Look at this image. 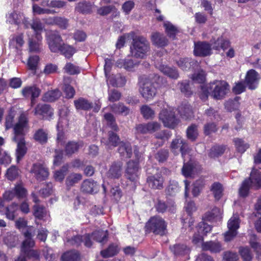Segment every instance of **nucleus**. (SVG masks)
I'll use <instances>...</instances> for the list:
<instances>
[{"label":"nucleus","mask_w":261,"mask_h":261,"mask_svg":"<svg viewBox=\"0 0 261 261\" xmlns=\"http://www.w3.org/2000/svg\"><path fill=\"white\" fill-rule=\"evenodd\" d=\"M28 119L26 115L21 114L19 116L18 122L14 126V136L12 140L17 144L16 154L18 162L27 153V148L23 136L24 135V129L28 127Z\"/></svg>","instance_id":"nucleus-1"},{"label":"nucleus","mask_w":261,"mask_h":261,"mask_svg":"<svg viewBox=\"0 0 261 261\" xmlns=\"http://www.w3.org/2000/svg\"><path fill=\"white\" fill-rule=\"evenodd\" d=\"M150 51V44L146 38L142 36L133 37L130 45V55L132 57L144 59Z\"/></svg>","instance_id":"nucleus-2"},{"label":"nucleus","mask_w":261,"mask_h":261,"mask_svg":"<svg viewBox=\"0 0 261 261\" xmlns=\"http://www.w3.org/2000/svg\"><path fill=\"white\" fill-rule=\"evenodd\" d=\"M166 230L167 223L163 218L158 216L151 217L145 225L146 232H152L155 234L163 236Z\"/></svg>","instance_id":"nucleus-3"},{"label":"nucleus","mask_w":261,"mask_h":261,"mask_svg":"<svg viewBox=\"0 0 261 261\" xmlns=\"http://www.w3.org/2000/svg\"><path fill=\"white\" fill-rule=\"evenodd\" d=\"M228 84L224 81H216L209 84L211 96L215 99L223 98L228 92Z\"/></svg>","instance_id":"nucleus-4"},{"label":"nucleus","mask_w":261,"mask_h":261,"mask_svg":"<svg viewBox=\"0 0 261 261\" xmlns=\"http://www.w3.org/2000/svg\"><path fill=\"white\" fill-rule=\"evenodd\" d=\"M159 119L162 121L164 126L172 129L174 128L179 122L174 112L167 109L161 111L159 114Z\"/></svg>","instance_id":"nucleus-5"},{"label":"nucleus","mask_w":261,"mask_h":261,"mask_svg":"<svg viewBox=\"0 0 261 261\" xmlns=\"http://www.w3.org/2000/svg\"><path fill=\"white\" fill-rule=\"evenodd\" d=\"M27 194V190L24 188L21 183H18L15 185L12 190L6 191L3 194V198L4 200L10 201L15 197L18 199L24 198Z\"/></svg>","instance_id":"nucleus-6"},{"label":"nucleus","mask_w":261,"mask_h":261,"mask_svg":"<svg viewBox=\"0 0 261 261\" xmlns=\"http://www.w3.org/2000/svg\"><path fill=\"white\" fill-rule=\"evenodd\" d=\"M139 91L142 96L147 101L152 99L157 93V89L153 83L148 80L142 82Z\"/></svg>","instance_id":"nucleus-7"},{"label":"nucleus","mask_w":261,"mask_h":261,"mask_svg":"<svg viewBox=\"0 0 261 261\" xmlns=\"http://www.w3.org/2000/svg\"><path fill=\"white\" fill-rule=\"evenodd\" d=\"M240 220L238 216H233L228 221V230L224 234L225 241L232 240L237 234V229L239 228Z\"/></svg>","instance_id":"nucleus-8"},{"label":"nucleus","mask_w":261,"mask_h":261,"mask_svg":"<svg viewBox=\"0 0 261 261\" xmlns=\"http://www.w3.org/2000/svg\"><path fill=\"white\" fill-rule=\"evenodd\" d=\"M47 42L50 50L53 53L58 52L64 43L61 35L58 32H53L48 36Z\"/></svg>","instance_id":"nucleus-9"},{"label":"nucleus","mask_w":261,"mask_h":261,"mask_svg":"<svg viewBox=\"0 0 261 261\" xmlns=\"http://www.w3.org/2000/svg\"><path fill=\"white\" fill-rule=\"evenodd\" d=\"M34 115L43 119H50L53 115V110L47 104L39 103L35 107Z\"/></svg>","instance_id":"nucleus-10"},{"label":"nucleus","mask_w":261,"mask_h":261,"mask_svg":"<svg viewBox=\"0 0 261 261\" xmlns=\"http://www.w3.org/2000/svg\"><path fill=\"white\" fill-rule=\"evenodd\" d=\"M31 172L34 174L35 177L39 181L45 180L49 175L47 168L40 163L34 164Z\"/></svg>","instance_id":"nucleus-11"},{"label":"nucleus","mask_w":261,"mask_h":261,"mask_svg":"<svg viewBox=\"0 0 261 261\" xmlns=\"http://www.w3.org/2000/svg\"><path fill=\"white\" fill-rule=\"evenodd\" d=\"M138 133L141 134L153 133L161 128V124L155 121L150 122L146 124H140L136 126Z\"/></svg>","instance_id":"nucleus-12"},{"label":"nucleus","mask_w":261,"mask_h":261,"mask_svg":"<svg viewBox=\"0 0 261 261\" xmlns=\"http://www.w3.org/2000/svg\"><path fill=\"white\" fill-rule=\"evenodd\" d=\"M211 45L206 42L195 43L194 53L196 56L205 57L211 54Z\"/></svg>","instance_id":"nucleus-13"},{"label":"nucleus","mask_w":261,"mask_h":261,"mask_svg":"<svg viewBox=\"0 0 261 261\" xmlns=\"http://www.w3.org/2000/svg\"><path fill=\"white\" fill-rule=\"evenodd\" d=\"M200 170L199 166L195 162L190 161L184 163L181 169L182 174L186 177H192L198 173Z\"/></svg>","instance_id":"nucleus-14"},{"label":"nucleus","mask_w":261,"mask_h":261,"mask_svg":"<svg viewBox=\"0 0 261 261\" xmlns=\"http://www.w3.org/2000/svg\"><path fill=\"white\" fill-rule=\"evenodd\" d=\"M259 79L258 73L255 70L251 69L246 74L245 84L250 89H255L258 84Z\"/></svg>","instance_id":"nucleus-15"},{"label":"nucleus","mask_w":261,"mask_h":261,"mask_svg":"<svg viewBox=\"0 0 261 261\" xmlns=\"http://www.w3.org/2000/svg\"><path fill=\"white\" fill-rule=\"evenodd\" d=\"M139 170L138 163L134 161H130L127 163L126 174L128 179L130 181L136 180L138 177Z\"/></svg>","instance_id":"nucleus-16"},{"label":"nucleus","mask_w":261,"mask_h":261,"mask_svg":"<svg viewBox=\"0 0 261 261\" xmlns=\"http://www.w3.org/2000/svg\"><path fill=\"white\" fill-rule=\"evenodd\" d=\"M148 186L154 189H161L163 187L164 179L160 173L149 176L147 178Z\"/></svg>","instance_id":"nucleus-17"},{"label":"nucleus","mask_w":261,"mask_h":261,"mask_svg":"<svg viewBox=\"0 0 261 261\" xmlns=\"http://www.w3.org/2000/svg\"><path fill=\"white\" fill-rule=\"evenodd\" d=\"M123 163L121 161L112 163L107 172V176L111 178H119L122 175Z\"/></svg>","instance_id":"nucleus-18"},{"label":"nucleus","mask_w":261,"mask_h":261,"mask_svg":"<svg viewBox=\"0 0 261 261\" xmlns=\"http://www.w3.org/2000/svg\"><path fill=\"white\" fill-rule=\"evenodd\" d=\"M203 250L210 251L212 253H219L223 250L221 244L217 241L203 242L201 245Z\"/></svg>","instance_id":"nucleus-19"},{"label":"nucleus","mask_w":261,"mask_h":261,"mask_svg":"<svg viewBox=\"0 0 261 261\" xmlns=\"http://www.w3.org/2000/svg\"><path fill=\"white\" fill-rule=\"evenodd\" d=\"M24 240L22 242L21 246V251L26 254L29 250L34 246L35 241L33 239L32 233L28 230L24 232Z\"/></svg>","instance_id":"nucleus-20"},{"label":"nucleus","mask_w":261,"mask_h":261,"mask_svg":"<svg viewBox=\"0 0 261 261\" xmlns=\"http://www.w3.org/2000/svg\"><path fill=\"white\" fill-rule=\"evenodd\" d=\"M100 186L96 182L90 179L84 180L81 185V190L85 193L93 194L96 193Z\"/></svg>","instance_id":"nucleus-21"},{"label":"nucleus","mask_w":261,"mask_h":261,"mask_svg":"<svg viewBox=\"0 0 261 261\" xmlns=\"http://www.w3.org/2000/svg\"><path fill=\"white\" fill-rule=\"evenodd\" d=\"M247 179L249 180L252 188L255 189L261 188V173L254 168L252 169L249 178Z\"/></svg>","instance_id":"nucleus-22"},{"label":"nucleus","mask_w":261,"mask_h":261,"mask_svg":"<svg viewBox=\"0 0 261 261\" xmlns=\"http://www.w3.org/2000/svg\"><path fill=\"white\" fill-rule=\"evenodd\" d=\"M139 62L132 59H118L116 64L119 68H124L125 69L130 71L139 65Z\"/></svg>","instance_id":"nucleus-23"},{"label":"nucleus","mask_w":261,"mask_h":261,"mask_svg":"<svg viewBox=\"0 0 261 261\" xmlns=\"http://www.w3.org/2000/svg\"><path fill=\"white\" fill-rule=\"evenodd\" d=\"M83 143L81 141H69L64 147L65 154L68 156H71L73 154L77 152L80 148L82 147Z\"/></svg>","instance_id":"nucleus-24"},{"label":"nucleus","mask_w":261,"mask_h":261,"mask_svg":"<svg viewBox=\"0 0 261 261\" xmlns=\"http://www.w3.org/2000/svg\"><path fill=\"white\" fill-rule=\"evenodd\" d=\"M108 139L103 138L101 142L107 146L108 148L111 149V147H116L120 142V138L119 136L112 131L108 132Z\"/></svg>","instance_id":"nucleus-25"},{"label":"nucleus","mask_w":261,"mask_h":261,"mask_svg":"<svg viewBox=\"0 0 261 261\" xmlns=\"http://www.w3.org/2000/svg\"><path fill=\"white\" fill-rule=\"evenodd\" d=\"M158 68L164 74L170 79L176 80L179 77L178 71L175 67L165 65H160Z\"/></svg>","instance_id":"nucleus-26"},{"label":"nucleus","mask_w":261,"mask_h":261,"mask_svg":"<svg viewBox=\"0 0 261 261\" xmlns=\"http://www.w3.org/2000/svg\"><path fill=\"white\" fill-rule=\"evenodd\" d=\"M177 65L184 70H189L192 67L197 66V61L189 58H180L176 61Z\"/></svg>","instance_id":"nucleus-27"},{"label":"nucleus","mask_w":261,"mask_h":261,"mask_svg":"<svg viewBox=\"0 0 261 261\" xmlns=\"http://www.w3.org/2000/svg\"><path fill=\"white\" fill-rule=\"evenodd\" d=\"M151 39L153 44L158 47L165 46L168 43V40L166 36L157 32L152 33Z\"/></svg>","instance_id":"nucleus-28"},{"label":"nucleus","mask_w":261,"mask_h":261,"mask_svg":"<svg viewBox=\"0 0 261 261\" xmlns=\"http://www.w3.org/2000/svg\"><path fill=\"white\" fill-rule=\"evenodd\" d=\"M22 95L25 97L31 96V103H34V99L38 97L40 94V90L36 86L27 87L22 90Z\"/></svg>","instance_id":"nucleus-29"},{"label":"nucleus","mask_w":261,"mask_h":261,"mask_svg":"<svg viewBox=\"0 0 261 261\" xmlns=\"http://www.w3.org/2000/svg\"><path fill=\"white\" fill-rule=\"evenodd\" d=\"M118 150L122 159L130 158L132 155V146L128 142H120Z\"/></svg>","instance_id":"nucleus-30"},{"label":"nucleus","mask_w":261,"mask_h":261,"mask_svg":"<svg viewBox=\"0 0 261 261\" xmlns=\"http://www.w3.org/2000/svg\"><path fill=\"white\" fill-rule=\"evenodd\" d=\"M71 82V78L69 76H65L63 80L64 89L63 91L65 94L66 97L72 98L75 95V91L73 87L70 85Z\"/></svg>","instance_id":"nucleus-31"},{"label":"nucleus","mask_w":261,"mask_h":261,"mask_svg":"<svg viewBox=\"0 0 261 261\" xmlns=\"http://www.w3.org/2000/svg\"><path fill=\"white\" fill-rule=\"evenodd\" d=\"M33 139L41 144H46L48 140V132L46 129L39 128L35 131Z\"/></svg>","instance_id":"nucleus-32"},{"label":"nucleus","mask_w":261,"mask_h":261,"mask_svg":"<svg viewBox=\"0 0 261 261\" xmlns=\"http://www.w3.org/2000/svg\"><path fill=\"white\" fill-rule=\"evenodd\" d=\"M24 19V16L22 13L20 12L17 13L13 11L9 13L7 15V21L10 24L18 25Z\"/></svg>","instance_id":"nucleus-33"},{"label":"nucleus","mask_w":261,"mask_h":261,"mask_svg":"<svg viewBox=\"0 0 261 261\" xmlns=\"http://www.w3.org/2000/svg\"><path fill=\"white\" fill-rule=\"evenodd\" d=\"M42 37L37 34L35 38H30L29 41V49L32 52H39L41 51V41Z\"/></svg>","instance_id":"nucleus-34"},{"label":"nucleus","mask_w":261,"mask_h":261,"mask_svg":"<svg viewBox=\"0 0 261 261\" xmlns=\"http://www.w3.org/2000/svg\"><path fill=\"white\" fill-rule=\"evenodd\" d=\"M62 95L61 91L58 89L49 90L43 96V101L53 102L58 99Z\"/></svg>","instance_id":"nucleus-35"},{"label":"nucleus","mask_w":261,"mask_h":261,"mask_svg":"<svg viewBox=\"0 0 261 261\" xmlns=\"http://www.w3.org/2000/svg\"><path fill=\"white\" fill-rule=\"evenodd\" d=\"M74 104L76 110L88 111L90 110L93 107L91 102L83 97H80L75 100Z\"/></svg>","instance_id":"nucleus-36"},{"label":"nucleus","mask_w":261,"mask_h":261,"mask_svg":"<svg viewBox=\"0 0 261 261\" xmlns=\"http://www.w3.org/2000/svg\"><path fill=\"white\" fill-rule=\"evenodd\" d=\"M118 253V246L113 243L110 244L106 249L101 250L100 254L103 258H109L116 255Z\"/></svg>","instance_id":"nucleus-37"},{"label":"nucleus","mask_w":261,"mask_h":261,"mask_svg":"<svg viewBox=\"0 0 261 261\" xmlns=\"http://www.w3.org/2000/svg\"><path fill=\"white\" fill-rule=\"evenodd\" d=\"M164 27L165 28V32L167 36L169 38L174 39L177 33H178L177 27L169 21H165L164 23Z\"/></svg>","instance_id":"nucleus-38"},{"label":"nucleus","mask_w":261,"mask_h":261,"mask_svg":"<svg viewBox=\"0 0 261 261\" xmlns=\"http://www.w3.org/2000/svg\"><path fill=\"white\" fill-rule=\"evenodd\" d=\"M59 51H60L65 58L70 59L76 53V49L71 45L63 43Z\"/></svg>","instance_id":"nucleus-39"},{"label":"nucleus","mask_w":261,"mask_h":261,"mask_svg":"<svg viewBox=\"0 0 261 261\" xmlns=\"http://www.w3.org/2000/svg\"><path fill=\"white\" fill-rule=\"evenodd\" d=\"M18 237L14 234H7L4 239L5 245L9 248L15 247L18 243Z\"/></svg>","instance_id":"nucleus-40"},{"label":"nucleus","mask_w":261,"mask_h":261,"mask_svg":"<svg viewBox=\"0 0 261 261\" xmlns=\"http://www.w3.org/2000/svg\"><path fill=\"white\" fill-rule=\"evenodd\" d=\"M187 142L183 139L180 136H176V138L172 140L170 148L172 152L175 153L177 152L178 149L181 148V146L184 145Z\"/></svg>","instance_id":"nucleus-41"},{"label":"nucleus","mask_w":261,"mask_h":261,"mask_svg":"<svg viewBox=\"0 0 261 261\" xmlns=\"http://www.w3.org/2000/svg\"><path fill=\"white\" fill-rule=\"evenodd\" d=\"M18 209V205L16 203H13L8 206L5 208L4 211L6 217L10 220H13L15 218V213Z\"/></svg>","instance_id":"nucleus-42"},{"label":"nucleus","mask_w":261,"mask_h":261,"mask_svg":"<svg viewBox=\"0 0 261 261\" xmlns=\"http://www.w3.org/2000/svg\"><path fill=\"white\" fill-rule=\"evenodd\" d=\"M187 138L192 141H195L198 136V126L195 124H192L189 126L186 131Z\"/></svg>","instance_id":"nucleus-43"},{"label":"nucleus","mask_w":261,"mask_h":261,"mask_svg":"<svg viewBox=\"0 0 261 261\" xmlns=\"http://www.w3.org/2000/svg\"><path fill=\"white\" fill-rule=\"evenodd\" d=\"M211 190L216 200H219L223 195L222 185L219 182H214L211 186Z\"/></svg>","instance_id":"nucleus-44"},{"label":"nucleus","mask_w":261,"mask_h":261,"mask_svg":"<svg viewBox=\"0 0 261 261\" xmlns=\"http://www.w3.org/2000/svg\"><path fill=\"white\" fill-rule=\"evenodd\" d=\"M111 109L114 112L124 116L128 114L129 112L128 108L124 106L122 103L114 104L111 106Z\"/></svg>","instance_id":"nucleus-45"},{"label":"nucleus","mask_w":261,"mask_h":261,"mask_svg":"<svg viewBox=\"0 0 261 261\" xmlns=\"http://www.w3.org/2000/svg\"><path fill=\"white\" fill-rule=\"evenodd\" d=\"M171 251L176 255H181L187 253L189 249L184 244H176L170 247Z\"/></svg>","instance_id":"nucleus-46"},{"label":"nucleus","mask_w":261,"mask_h":261,"mask_svg":"<svg viewBox=\"0 0 261 261\" xmlns=\"http://www.w3.org/2000/svg\"><path fill=\"white\" fill-rule=\"evenodd\" d=\"M91 9L92 6L90 3L86 1L79 3L75 7V10L77 12L83 14L90 13Z\"/></svg>","instance_id":"nucleus-47"},{"label":"nucleus","mask_w":261,"mask_h":261,"mask_svg":"<svg viewBox=\"0 0 261 261\" xmlns=\"http://www.w3.org/2000/svg\"><path fill=\"white\" fill-rule=\"evenodd\" d=\"M256 237L255 234L251 235L250 239V244L256 252V257L259 259H261V245L256 241Z\"/></svg>","instance_id":"nucleus-48"},{"label":"nucleus","mask_w":261,"mask_h":261,"mask_svg":"<svg viewBox=\"0 0 261 261\" xmlns=\"http://www.w3.org/2000/svg\"><path fill=\"white\" fill-rule=\"evenodd\" d=\"M61 258L63 261H77L79 254L77 251L71 250L64 253Z\"/></svg>","instance_id":"nucleus-49"},{"label":"nucleus","mask_w":261,"mask_h":261,"mask_svg":"<svg viewBox=\"0 0 261 261\" xmlns=\"http://www.w3.org/2000/svg\"><path fill=\"white\" fill-rule=\"evenodd\" d=\"M225 150L224 146H214L210 149L209 156L211 158H217L222 155Z\"/></svg>","instance_id":"nucleus-50"},{"label":"nucleus","mask_w":261,"mask_h":261,"mask_svg":"<svg viewBox=\"0 0 261 261\" xmlns=\"http://www.w3.org/2000/svg\"><path fill=\"white\" fill-rule=\"evenodd\" d=\"M82 176L79 173H72L67 176L66 184L67 187H72L82 179Z\"/></svg>","instance_id":"nucleus-51"},{"label":"nucleus","mask_w":261,"mask_h":261,"mask_svg":"<svg viewBox=\"0 0 261 261\" xmlns=\"http://www.w3.org/2000/svg\"><path fill=\"white\" fill-rule=\"evenodd\" d=\"M238 151L241 153H244L247 148H249V145L248 143H245L242 139L239 138H234L233 140Z\"/></svg>","instance_id":"nucleus-52"},{"label":"nucleus","mask_w":261,"mask_h":261,"mask_svg":"<svg viewBox=\"0 0 261 261\" xmlns=\"http://www.w3.org/2000/svg\"><path fill=\"white\" fill-rule=\"evenodd\" d=\"M66 244L68 246L78 247L83 241V237L80 235L74 236L71 238H66Z\"/></svg>","instance_id":"nucleus-53"},{"label":"nucleus","mask_w":261,"mask_h":261,"mask_svg":"<svg viewBox=\"0 0 261 261\" xmlns=\"http://www.w3.org/2000/svg\"><path fill=\"white\" fill-rule=\"evenodd\" d=\"M68 169V166L67 165H64L62 168L58 170L55 171L54 173V178L56 181H62Z\"/></svg>","instance_id":"nucleus-54"},{"label":"nucleus","mask_w":261,"mask_h":261,"mask_svg":"<svg viewBox=\"0 0 261 261\" xmlns=\"http://www.w3.org/2000/svg\"><path fill=\"white\" fill-rule=\"evenodd\" d=\"M63 70L65 72L70 75L77 74L80 72L79 67L70 62L66 64Z\"/></svg>","instance_id":"nucleus-55"},{"label":"nucleus","mask_w":261,"mask_h":261,"mask_svg":"<svg viewBox=\"0 0 261 261\" xmlns=\"http://www.w3.org/2000/svg\"><path fill=\"white\" fill-rule=\"evenodd\" d=\"M91 236L93 240L97 242L101 243L108 237L107 231H105L102 230H96L92 232Z\"/></svg>","instance_id":"nucleus-56"},{"label":"nucleus","mask_w":261,"mask_h":261,"mask_svg":"<svg viewBox=\"0 0 261 261\" xmlns=\"http://www.w3.org/2000/svg\"><path fill=\"white\" fill-rule=\"evenodd\" d=\"M140 110L141 114L145 119L153 118L154 116V111L148 105L142 106Z\"/></svg>","instance_id":"nucleus-57"},{"label":"nucleus","mask_w":261,"mask_h":261,"mask_svg":"<svg viewBox=\"0 0 261 261\" xmlns=\"http://www.w3.org/2000/svg\"><path fill=\"white\" fill-rule=\"evenodd\" d=\"M112 12H117V9L113 5L103 6L99 8L97 10V13L101 16L107 15Z\"/></svg>","instance_id":"nucleus-58"},{"label":"nucleus","mask_w":261,"mask_h":261,"mask_svg":"<svg viewBox=\"0 0 261 261\" xmlns=\"http://www.w3.org/2000/svg\"><path fill=\"white\" fill-rule=\"evenodd\" d=\"M220 214V209L214 207L211 211L206 212L203 217V220L204 221H212Z\"/></svg>","instance_id":"nucleus-59"},{"label":"nucleus","mask_w":261,"mask_h":261,"mask_svg":"<svg viewBox=\"0 0 261 261\" xmlns=\"http://www.w3.org/2000/svg\"><path fill=\"white\" fill-rule=\"evenodd\" d=\"M178 112L186 119L191 117L192 114L191 107L188 105H181L178 108Z\"/></svg>","instance_id":"nucleus-60"},{"label":"nucleus","mask_w":261,"mask_h":261,"mask_svg":"<svg viewBox=\"0 0 261 261\" xmlns=\"http://www.w3.org/2000/svg\"><path fill=\"white\" fill-rule=\"evenodd\" d=\"M204 180L202 179H199L195 181L193 184V188L192 191L194 196H197L199 194L201 190L204 186Z\"/></svg>","instance_id":"nucleus-61"},{"label":"nucleus","mask_w":261,"mask_h":261,"mask_svg":"<svg viewBox=\"0 0 261 261\" xmlns=\"http://www.w3.org/2000/svg\"><path fill=\"white\" fill-rule=\"evenodd\" d=\"M179 188L177 181H172L170 182L166 191L168 195L174 196L179 191Z\"/></svg>","instance_id":"nucleus-62"},{"label":"nucleus","mask_w":261,"mask_h":261,"mask_svg":"<svg viewBox=\"0 0 261 261\" xmlns=\"http://www.w3.org/2000/svg\"><path fill=\"white\" fill-rule=\"evenodd\" d=\"M34 209V215L39 219H42L47 215V211L45 208L42 206L35 205Z\"/></svg>","instance_id":"nucleus-63"},{"label":"nucleus","mask_w":261,"mask_h":261,"mask_svg":"<svg viewBox=\"0 0 261 261\" xmlns=\"http://www.w3.org/2000/svg\"><path fill=\"white\" fill-rule=\"evenodd\" d=\"M181 92L186 96H190L192 94L193 92L190 87L188 81H185L178 83Z\"/></svg>","instance_id":"nucleus-64"}]
</instances>
